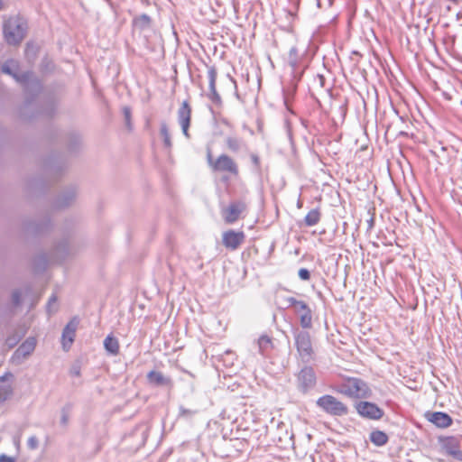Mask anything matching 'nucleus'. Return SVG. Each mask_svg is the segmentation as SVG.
Instances as JSON below:
<instances>
[{
  "label": "nucleus",
  "instance_id": "nucleus-3",
  "mask_svg": "<svg viewBox=\"0 0 462 462\" xmlns=\"http://www.w3.org/2000/svg\"><path fill=\"white\" fill-rule=\"evenodd\" d=\"M316 403L324 412L334 417L346 416L349 412V408L345 402L330 394L320 396Z\"/></svg>",
  "mask_w": 462,
  "mask_h": 462
},
{
  "label": "nucleus",
  "instance_id": "nucleus-30",
  "mask_svg": "<svg viewBox=\"0 0 462 462\" xmlns=\"http://www.w3.org/2000/svg\"><path fill=\"white\" fill-rule=\"evenodd\" d=\"M58 300V298L56 295H52L50 300H49V302H48V309L51 310L52 305H55L56 302Z\"/></svg>",
  "mask_w": 462,
  "mask_h": 462
},
{
  "label": "nucleus",
  "instance_id": "nucleus-6",
  "mask_svg": "<svg viewBox=\"0 0 462 462\" xmlns=\"http://www.w3.org/2000/svg\"><path fill=\"white\" fill-rule=\"evenodd\" d=\"M439 442L444 453L457 460L462 461V448L457 438L454 436L440 437Z\"/></svg>",
  "mask_w": 462,
  "mask_h": 462
},
{
  "label": "nucleus",
  "instance_id": "nucleus-28",
  "mask_svg": "<svg viewBox=\"0 0 462 462\" xmlns=\"http://www.w3.org/2000/svg\"><path fill=\"white\" fill-rule=\"evenodd\" d=\"M299 276L300 277V279L302 280H309L310 279V273L308 270L306 269H300L299 271Z\"/></svg>",
  "mask_w": 462,
  "mask_h": 462
},
{
  "label": "nucleus",
  "instance_id": "nucleus-31",
  "mask_svg": "<svg viewBox=\"0 0 462 462\" xmlns=\"http://www.w3.org/2000/svg\"><path fill=\"white\" fill-rule=\"evenodd\" d=\"M0 462H14V459L13 457H7L5 455H1Z\"/></svg>",
  "mask_w": 462,
  "mask_h": 462
},
{
  "label": "nucleus",
  "instance_id": "nucleus-25",
  "mask_svg": "<svg viewBox=\"0 0 462 462\" xmlns=\"http://www.w3.org/2000/svg\"><path fill=\"white\" fill-rule=\"evenodd\" d=\"M160 133L163 139L164 146L167 148H171L172 143L171 140L169 127L165 122L161 123Z\"/></svg>",
  "mask_w": 462,
  "mask_h": 462
},
{
  "label": "nucleus",
  "instance_id": "nucleus-8",
  "mask_svg": "<svg viewBox=\"0 0 462 462\" xmlns=\"http://www.w3.org/2000/svg\"><path fill=\"white\" fill-rule=\"evenodd\" d=\"M295 344L300 357L302 359L309 360L313 354L310 334L308 332H300L297 334L295 337Z\"/></svg>",
  "mask_w": 462,
  "mask_h": 462
},
{
  "label": "nucleus",
  "instance_id": "nucleus-26",
  "mask_svg": "<svg viewBox=\"0 0 462 462\" xmlns=\"http://www.w3.org/2000/svg\"><path fill=\"white\" fill-rule=\"evenodd\" d=\"M259 348L262 353L266 352L273 347L272 338L267 335H263L258 339Z\"/></svg>",
  "mask_w": 462,
  "mask_h": 462
},
{
  "label": "nucleus",
  "instance_id": "nucleus-15",
  "mask_svg": "<svg viewBox=\"0 0 462 462\" xmlns=\"http://www.w3.org/2000/svg\"><path fill=\"white\" fill-rule=\"evenodd\" d=\"M14 375L7 372L0 377V403L6 401L13 393L12 381Z\"/></svg>",
  "mask_w": 462,
  "mask_h": 462
},
{
  "label": "nucleus",
  "instance_id": "nucleus-5",
  "mask_svg": "<svg viewBox=\"0 0 462 462\" xmlns=\"http://www.w3.org/2000/svg\"><path fill=\"white\" fill-rule=\"evenodd\" d=\"M1 69L4 73L12 76L17 82H20L26 87L30 83H36L39 85V82L36 81L32 72L26 71L21 74L19 73V64L18 61L14 60H6L2 65Z\"/></svg>",
  "mask_w": 462,
  "mask_h": 462
},
{
  "label": "nucleus",
  "instance_id": "nucleus-11",
  "mask_svg": "<svg viewBox=\"0 0 462 462\" xmlns=\"http://www.w3.org/2000/svg\"><path fill=\"white\" fill-rule=\"evenodd\" d=\"M191 119V107L187 100H184L178 109V122L181 127L183 134L189 138V127Z\"/></svg>",
  "mask_w": 462,
  "mask_h": 462
},
{
  "label": "nucleus",
  "instance_id": "nucleus-32",
  "mask_svg": "<svg viewBox=\"0 0 462 462\" xmlns=\"http://www.w3.org/2000/svg\"><path fill=\"white\" fill-rule=\"evenodd\" d=\"M20 300V293L18 291H15L13 293V301L14 304H18Z\"/></svg>",
  "mask_w": 462,
  "mask_h": 462
},
{
  "label": "nucleus",
  "instance_id": "nucleus-29",
  "mask_svg": "<svg viewBox=\"0 0 462 462\" xmlns=\"http://www.w3.org/2000/svg\"><path fill=\"white\" fill-rule=\"evenodd\" d=\"M251 160H252V162H253V163H254L257 168H259V166H260V159H259L258 155H257V154H254V153L251 154Z\"/></svg>",
  "mask_w": 462,
  "mask_h": 462
},
{
  "label": "nucleus",
  "instance_id": "nucleus-12",
  "mask_svg": "<svg viewBox=\"0 0 462 462\" xmlns=\"http://www.w3.org/2000/svg\"><path fill=\"white\" fill-rule=\"evenodd\" d=\"M356 409L361 416L372 420H379L383 415V411L377 405L368 402H360L356 403Z\"/></svg>",
  "mask_w": 462,
  "mask_h": 462
},
{
  "label": "nucleus",
  "instance_id": "nucleus-17",
  "mask_svg": "<svg viewBox=\"0 0 462 462\" xmlns=\"http://www.w3.org/2000/svg\"><path fill=\"white\" fill-rule=\"evenodd\" d=\"M245 235L243 232H236L234 230L226 231L223 234V244L226 247L236 249L243 243Z\"/></svg>",
  "mask_w": 462,
  "mask_h": 462
},
{
  "label": "nucleus",
  "instance_id": "nucleus-1",
  "mask_svg": "<svg viewBox=\"0 0 462 462\" xmlns=\"http://www.w3.org/2000/svg\"><path fill=\"white\" fill-rule=\"evenodd\" d=\"M335 391L349 399H368L372 395L369 384L359 377L344 376Z\"/></svg>",
  "mask_w": 462,
  "mask_h": 462
},
{
  "label": "nucleus",
  "instance_id": "nucleus-20",
  "mask_svg": "<svg viewBox=\"0 0 462 462\" xmlns=\"http://www.w3.org/2000/svg\"><path fill=\"white\" fill-rule=\"evenodd\" d=\"M226 144L227 148L233 152H237L240 150L247 149L245 142L242 138H238L236 136H227L226 138Z\"/></svg>",
  "mask_w": 462,
  "mask_h": 462
},
{
  "label": "nucleus",
  "instance_id": "nucleus-13",
  "mask_svg": "<svg viewBox=\"0 0 462 462\" xmlns=\"http://www.w3.org/2000/svg\"><path fill=\"white\" fill-rule=\"evenodd\" d=\"M425 418L435 426L443 429L449 427L453 422L452 418L448 413L441 411H428L425 413Z\"/></svg>",
  "mask_w": 462,
  "mask_h": 462
},
{
  "label": "nucleus",
  "instance_id": "nucleus-16",
  "mask_svg": "<svg viewBox=\"0 0 462 462\" xmlns=\"http://www.w3.org/2000/svg\"><path fill=\"white\" fill-rule=\"evenodd\" d=\"M217 75V73L216 68L209 67L208 69V89H209V92L208 93V97L212 102L218 104L221 102V97L216 88Z\"/></svg>",
  "mask_w": 462,
  "mask_h": 462
},
{
  "label": "nucleus",
  "instance_id": "nucleus-4",
  "mask_svg": "<svg viewBox=\"0 0 462 462\" xmlns=\"http://www.w3.org/2000/svg\"><path fill=\"white\" fill-rule=\"evenodd\" d=\"M207 159L208 165L214 171L228 172L233 176H237L239 173L237 164L226 154H220L214 160L211 152L208 150Z\"/></svg>",
  "mask_w": 462,
  "mask_h": 462
},
{
  "label": "nucleus",
  "instance_id": "nucleus-23",
  "mask_svg": "<svg viewBox=\"0 0 462 462\" xmlns=\"http://www.w3.org/2000/svg\"><path fill=\"white\" fill-rule=\"evenodd\" d=\"M320 220V212L318 208L311 209L305 217L304 223L307 226H316Z\"/></svg>",
  "mask_w": 462,
  "mask_h": 462
},
{
  "label": "nucleus",
  "instance_id": "nucleus-22",
  "mask_svg": "<svg viewBox=\"0 0 462 462\" xmlns=\"http://www.w3.org/2000/svg\"><path fill=\"white\" fill-rule=\"evenodd\" d=\"M36 340L33 337H30L26 339L16 350V353L21 356H28L30 355L35 348Z\"/></svg>",
  "mask_w": 462,
  "mask_h": 462
},
{
  "label": "nucleus",
  "instance_id": "nucleus-27",
  "mask_svg": "<svg viewBox=\"0 0 462 462\" xmlns=\"http://www.w3.org/2000/svg\"><path fill=\"white\" fill-rule=\"evenodd\" d=\"M123 113H124L125 118L126 125L130 128L131 127V109L129 107L125 106L123 109Z\"/></svg>",
  "mask_w": 462,
  "mask_h": 462
},
{
  "label": "nucleus",
  "instance_id": "nucleus-14",
  "mask_svg": "<svg viewBox=\"0 0 462 462\" xmlns=\"http://www.w3.org/2000/svg\"><path fill=\"white\" fill-rule=\"evenodd\" d=\"M77 327L78 320L74 318L64 328L61 337V343L64 349L68 350L72 345L76 336Z\"/></svg>",
  "mask_w": 462,
  "mask_h": 462
},
{
  "label": "nucleus",
  "instance_id": "nucleus-18",
  "mask_svg": "<svg viewBox=\"0 0 462 462\" xmlns=\"http://www.w3.org/2000/svg\"><path fill=\"white\" fill-rule=\"evenodd\" d=\"M132 25L134 30L143 32L152 27V18L146 14L137 15L134 17Z\"/></svg>",
  "mask_w": 462,
  "mask_h": 462
},
{
  "label": "nucleus",
  "instance_id": "nucleus-34",
  "mask_svg": "<svg viewBox=\"0 0 462 462\" xmlns=\"http://www.w3.org/2000/svg\"><path fill=\"white\" fill-rule=\"evenodd\" d=\"M317 5H318V6H320L319 0H317Z\"/></svg>",
  "mask_w": 462,
  "mask_h": 462
},
{
  "label": "nucleus",
  "instance_id": "nucleus-2",
  "mask_svg": "<svg viewBox=\"0 0 462 462\" xmlns=\"http://www.w3.org/2000/svg\"><path fill=\"white\" fill-rule=\"evenodd\" d=\"M27 23L21 16L8 18L3 26L5 42L10 45L19 44L26 35Z\"/></svg>",
  "mask_w": 462,
  "mask_h": 462
},
{
  "label": "nucleus",
  "instance_id": "nucleus-33",
  "mask_svg": "<svg viewBox=\"0 0 462 462\" xmlns=\"http://www.w3.org/2000/svg\"><path fill=\"white\" fill-rule=\"evenodd\" d=\"M367 225H368V228H372L374 226V218L371 217L368 221H367Z\"/></svg>",
  "mask_w": 462,
  "mask_h": 462
},
{
  "label": "nucleus",
  "instance_id": "nucleus-21",
  "mask_svg": "<svg viewBox=\"0 0 462 462\" xmlns=\"http://www.w3.org/2000/svg\"><path fill=\"white\" fill-rule=\"evenodd\" d=\"M104 346L107 352L114 356L118 355L120 350L119 341L113 336H107L105 338Z\"/></svg>",
  "mask_w": 462,
  "mask_h": 462
},
{
  "label": "nucleus",
  "instance_id": "nucleus-19",
  "mask_svg": "<svg viewBox=\"0 0 462 462\" xmlns=\"http://www.w3.org/2000/svg\"><path fill=\"white\" fill-rule=\"evenodd\" d=\"M147 378L151 383L155 385H172L171 378L165 377L161 372L151 371L148 373Z\"/></svg>",
  "mask_w": 462,
  "mask_h": 462
},
{
  "label": "nucleus",
  "instance_id": "nucleus-9",
  "mask_svg": "<svg viewBox=\"0 0 462 462\" xmlns=\"http://www.w3.org/2000/svg\"><path fill=\"white\" fill-rule=\"evenodd\" d=\"M304 60V52H300L296 47H291L290 49L287 62L289 66L291 68L292 73L296 75H301L303 69H305V65L303 64Z\"/></svg>",
  "mask_w": 462,
  "mask_h": 462
},
{
  "label": "nucleus",
  "instance_id": "nucleus-10",
  "mask_svg": "<svg viewBox=\"0 0 462 462\" xmlns=\"http://www.w3.org/2000/svg\"><path fill=\"white\" fill-rule=\"evenodd\" d=\"M246 208V205L244 201L238 200L229 204L227 208L223 209L222 215L225 221L228 224L235 223L240 217V214Z\"/></svg>",
  "mask_w": 462,
  "mask_h": 462
},
{
  "label": "nucleus",
  "instance_id": "nucleus-24",
  "mask_svg": "<svg viewBox=\"0 0 462 462\" xmlns=\"http://www.w3.org/2000/svg\"><path fill=\"white\" fill-rule=\"evenodd\" d=\"M370 440L376 446H383L388 441V437L383 431L374 430L370 435Z\"/></svg>",
  "mask_w": 462,
  "mask_h": 462
},
{
  "label": "nucleus",
  "instance_id": "nucleus-7",
  "mask_svg": "<svg viewBox=\"0 0 462 462\" xmlns=\"http://www.w3.org/2000/svg\"><path fill=\"white\" fill-rule=\"evenodd\" d=\"M289 302L294 310V312L300 316V325L302 328H309L311 327L312 316L310 308L304 301L297 300L290 298Z\"/></svg>",
  "mask_w": 462,
  "mask_h": 462
}]
</instances>
